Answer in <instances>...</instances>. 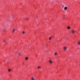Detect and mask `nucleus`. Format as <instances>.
I'll return each instance as SVG.
<instances>
[{"label": "nucleus", "instance_id": "obj_1", "mask_svg": "<svg viewBox=\"0 0 80 80\" xmlns=\"http://www.w3.org/2000/svg\"><path fill=\"white\" fill-rule=\"evenodd\" d=\"M71 32L73 34V33H75V30H74V29H72L71 31Z\"/></svg>", "mask_w": 80, "mask_h": 80}, {"label": "nucleus", "instance_id": "obj_2", "mask_svg": "<svg viewBox=\"0 0 80 80\" xmlns=\"http://www.w3.org/2000/svg\"><path fill=\"white\" fill-rule=\"evenodd\" d=\"M24 20H28V18H24Z\"/></svg>", "mask_w": 80, "mask_h": 80}, {"label": "nucleus", "instance_id": "obj_3", "mask_svg": "<svg viewBox=\"0 0 80 80\" xmlns=\"http://www.w3.org/2000/svg\"><path fill=\"white\" fill-rule=\"evenodd\" d=\"M67 9H68V7H65L64 8V10H67Z\"/></svg>", "mask_w": 80, "mask_h": 80}, {"label": "nucleus", "instance_id": "obj_4", "mask_svg": "<svg viewBox=\"0 0 80 80\" xmlns=\"http://www.w3.org/2000/svg\"><path fill=\"white\" fill-rule=\"evenodd\" d=\"M67 47H64V51H65V50H67Z\"/></svg>", "mask_w": 80, "mask_h": 80}, {"label": "nucleus", "instance_id": "obj_5", "mask_svg": "<svg viewBox=\"0 0 80 80\" xmlns=\"http://www.w3.org/2000/svg\"><path fill=\"white\" fill-rule=\"evenodd\" d=\"M67 28L68 29H70V26H68L67 27Z\"/></svg>", "mask_w": 80, "mask_h": 80}, {"label": "nucleus", "instance_id": "obj_6", "mask_svg": "<svg viewBox=\"0 0 80 80\" xmlns=\"http://www.w3.org/2000/svg\"><path fill=\"white\" fill-rule=\"evenodd\" d=\"M25 59L26 60H28V57H26L25 58Z\"/></svg>", "mask_w": 80, "mask_h": 80}, {"label": "nucleus", "instance_id": "obj_7", "mask_svg": "<svg viewBox=\"0 0 80 80\" xmlns=\"http://www.w3.org/2000/svg\"><path fill=\"white\" fill-rule=\"evenodd\" d=\"M49 62L50 63H52V61H51V60H49Z\"/></svg>", "mask_w": 80, "mask_h": 80}, {"label": "nucleus", "instance_id": "obj_8", "mask_svg": "<svg viewBox=\"0 0 80 80\" xmlns=\"http://www.w3.org/2000/svg\"><path fill=\"white\" fill-rule=\"evenodd\" d=\"M49 40H52V37H50L49 38Z\"/></svg>", "mask_w": 80, "mask_h": 80}, {"label": "nucleus", "instance_id": "obj_9", "mask_svg": "<svg viewBox=\"0 0 80 80\" xmlns=\"http://www.w3.org/2000/svg\"><path fill=\"white\" fill-rule=\"evenodd\" d=\"M31 80H35V79H34V78L32 77L31 78Z\"/></svg>", "mask_w": 80, "mask_h": 80}, {"label": "nucleus", "instance_id": "obj_10", "mask_svg": "<svg viewBox=\"0 0 80 80\" xmlns=\"http://www.w3.org/2000/svg\"><path fill=\"white\" fill-rule=\"evenodd\" d=\"M8 71V72H11V71H12V70H11V69H9Z\"/></svg>", "mask_w": 80, "mask_h": 80}, {"label": "nucleus", "instance_id": "obj_11", "mask_svg": "<svg viewBox=\"0 0 80 80\" xmlns=\"http://www.w3.org/2000/svg\"><path fill=\"white\" fill-rule=\"evenodd\" d=\"M57 52L55 53V56H57Z\"/></svg>", "mask_w": 80, "mask_h": 80}, {"label": "nucleus", "instance_id": "obj_12", "mask_svg": "<svg viewBox=\"0 0 80 80\" xmlns=\"http://www.w3.org/2000/svg\"><path fill=\"white\" fill-rule=\"evenodd\" d=\"M41 68V67H38V69L39 68Z\"/></svg>", "mask_w": 80, "mask_h": 80}, {"label": "nucleus", "instance_id": "obj_13", "mask_svg": "<svg viewBox=\"0 0 80 80\" xmlns=\"http://www.w3.org/2000/svg\"><path fill=\"white\" fill-rule=\"evenodd\" d=\"M15 31V29H14L13 30V31L12 32H14V31Z\"/></svg>", "mask_w": 80, "mask_h": 80}, {"label": "nucleus", "instance_id": "obj_14", "mask_svg": "<svg viewBox=\"0 0 80 80\" xmlns=\"http://www.w3.org/2000/svg\"><path fill=\"white\" fill-rule=\"evenodd\" d=\"M3 42H6V40H5V39H4V40H3Z\"/></svg>", "mask_w": 80, "mask_h": 80}, {"label": "nucleus", "instance_id": "obj_15", "mask_svg": "<svg viewBox=\"0 0 80 80\" xmlns=\"http://www.w3.org/2000/svg\"><path fill=\"white\" fill-rule=\"evenodd\" d=\"M22 33H23V34H24V33H25V32L23 31V32H22Z\"/></svg>", "mask_w": 80, "mask_h": 80}, {"label": "nucleus", "instance_id": "obj_16", "mask_svg": "<svg viewBox=\"0 0 80 80\" xmlns=\"http://www.w3.org/2000/svg\"><path fill=\"white\" fill-rule=\"evenodd\" d=\"M64 7V5H63L62 6V8H63Z\"/></svg>", "mask_w": 80, "mask_h": 80}, {"label": "nucleus", "instance_id": "obj_17", "mask_svg": "<svg viewBox=\"0 0 80 80\" xmlns=\"http://www.w3.org/2000/svg\"><path fill=\"white\" fill-rule=\"evenodd\" d=\"M18 54L19 55V56H20V54L19 53Z\"/></svg>", "mask_w": 80, "mask_h": 80}, {"label": "nucleus", "instance_id": "obj_18", "mask_svg": "<svg viewBox=\"0 0 80 80\" xmlns=\"http://www.w3.org/2000/svg\"><path fill=\"white\" fill-rule=\"evenodd\" d=\"M78 45H80V42H79L78 43Z\"/></svg>", "mask_w": 80, "mask_h": 80}, {"label": "nucleus", "instance_id": "obj_19", "mask_svg": "<svg viewBox=\"0 0 80 80\" xmlns=\"http://www.w3.org/2000/svg\"><path fill=\"white\" fill-rule=\"evenodd\" d=\"M46 47H48V45H47Z\"/></svg>", "mask_w": 80, "mask_h": 80}, {"label": "nucleus", "instance_id": "obj_20", "mask_svg": "<svg viewBox=\"0 0 80 80\" xmlns=\"http://www.w3.org/2000/svg\"><path fill=\"white\" fill-rule=\"evenodd\" d=\"M23 64V63H24L23 62L22 63Z\"/></svg>", "mask_w": 80, "mask_h": 80}]
</instances>
